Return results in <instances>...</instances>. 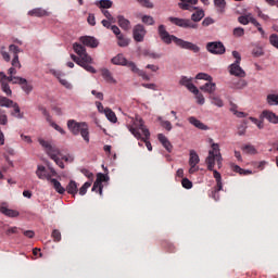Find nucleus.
Returning <instances> with one entry per match:
<instances>
[{
  "mask_svg": "<svg viewBox=\"0 0 278 278\" xmlns=\"http://www.w3.org/2000/svg\"><path fill=\"white\" fill-rule=\"evenodd\" d=\"M180 86H185L189 92H199V89L194 84H192V78H188L187 76H181L179 80Z\"/></svg>",
  "mask_w": 278,
  "mask_h": 278,
  "instance_id": "obj_13",
  "label": "nucleus"
},
{
  "mask_svg": "<svg viewBox=\"0 0 278 278\" xmlns=\"http://www.w3.org/2000/svg\"><path fill=\"white\" fill-rule=\"evenodd\" d=\"M65 192H67V194H72L73 199H75L77 192H79V187L77 185V181L70 180V182L65 188Z\"/></svg>",
  "mask_w": 278,
  "mask_h": 278,
  "instance_id": "obj_17",
  "label": "nucleus"
},
{
  "mask_svg": "<svg viewBox=\"0 0 278 278\" xmlns=\"http://www.w3.org/2000/svg\"><path fill=\"white\" fill-rule=\"evenodd\" d=\"M10 53H13V60L11 62L12 66L15 68H21V61H18V54L23 53V50L18 48L16 45H10L9 46Z\"/></svg>",
  "mask_w": 278,
  "mask_h": 278,
  "instance_id": "obj_10",
  "label": "nucleus"
},
{
  "mask_svg": "<svg viewBox=\"0 0 278 278\" xmlns=\"http://www.w3.org/2000/svg\"><path fill=\"white\" fill-rule=\"evenodd\" d=\"M73 49L75 53H77V55L84 60V62H92V56L86 52V47H84L81 43H74Z\"/></svg>",
  "mask_w": 278,
  "mask_h": 278,
  "instance_id": "obj_9",
  "label": "nucleus"
},
{
  "mask_svg": "<svg viewBox=\"0 0 278 278\" xmlns=\"http://www.w3.org/2000/svg\"><path fill=\"white\" fill-rule=\"evenodd\" d=\"M195 79H204V81H212L213 78L206 73H199L197 74Z\"/></svg>",
  "mask_w": 278,
  "mask_h": 278,
  "instance_id": "obj_47",
  "label": "nucleus"
},
{
  "mask_svg": "<svg viewBox=\"0 0 278 278\" xmlns=\"http://www.w3.org/2000/svg\"><path fill=\"white\" fill-rule=\"evenodd\" d=\"M128 68H130V71H132V73H139L140 68H138V66H136V63L131 62V61H127V64L125 65Z\"/></svg>",
  "mask_w": 278,
  "mask_h": 278,
  "instance_id": "obj_54",
  "label": "nucleus"
},
{
  "mask_svg": "<svg viewBox=\"0 0 278 278\" xmlns=\"http://www.w3.org/2000/svg\"><path fill=\"white\" fill-rule=\"evenodd\" d=\"M117 23L119 27L124 29V31H129V29H131V22H129V20L125 18L123 15L117 16Z\"/></svg>",
  "mask_w": 278,
  "mask_h": 278,
  "instance_id": "obj_22",
  "label": "nucleus"
},
{
  "mask_svg": "<svg viewBox=\"0 0 278 278\" xmlns=\"http://www.w3.org/2000/svg\"><path fill=\"white\" fill-rule=\"evenodd\" d=\"M252 54L254 58H262V55H264V50L262 48H254Z\"/></svg>",
  "mask_w": 278,
  "mask_h": 278,
  "instance_id": "obj_60",
  "label": "nucleus"
},
{
  "mask_svg": "<svg viewBox=\"0 0 278 278\" xmlns=\"http://www.w3.org/2000/svg\"><path fill=\"white\" fill-rule=\"evenodd\" d=\"M128 129L137 140L142 138V134L144 137L151 138V132L149 131V128L144 126V121L141 117H136L132 126H129ZM140 131H142V134H140Z\"/></svg>",
  "mask_w": 278,
  "mask_h": 278,
  "instance_id": "obj_5",
  "label": "nucleus"
},
{
  "mask_svg": "<svg viewBox=\"0 0 278 278\" xmlns=\"http://www.w3.org/2000/svg\"><path fill=\"white\" fill-rule=\"evenodd\" d=\"M91 190L92 192H99L100 197L103 195V185L97 184V181L93 182Z\"/></svg>",
  "mask_w": 278,
  "mask_h": 278,
  "instance_id": "obj_46",
  "label": "nucleus"
},
{
  "mask_svg": "<svg viewBox=\"0 0 278 278\" xmlns=\"http://www.w3.org/2000/svg\"><path fill=\"white\" fill-rule=\"evenodd\" d=\"M51 236L55 242H60L62 240V232L58 229H54Z\"/></svg>",
  "mask_w": 278,
  "mask_h": 278,
  "instance_id": "obj_53",
  "label": "nucleus"
},
{
  "mask_svg": "<svg viewBox=\"0 0 278 278\" xmlns=\"http://www.w3.org/2000/svg\"><path fill=\"white\" fill-rule=\"evenodd\" d=\"M269 42L273 47L278 49V36H277V34H273V35L269 36Z\"/></svg>",
  "mask_w": 278,
  "mask_h": 278,
  "instance_id": "obj_52",
  "label": "nucleus"
},
{
  "mask_svg": "<svg viewBox=\"0 0 278 278\" xmlns=\"http://www.w3.org/2000/svg\"><path fill=\"white\" fill-rule=\"evenodd\" d=\"M223 190V180H219L216 182V187L213 191V198L216 199V193L220 192Z\"/></svg>",
  "mask_w": 278,
  "mask_h": 278,
  "instance_id": "obj_57",
  "label": "nucleus"
},
{
  "mask_svg": "<svg viewBox=\"0 0 278 278\" xmlns=\"http://www.w3.org/2000/svg\"><path fill=\"white\" fill-rule=\"evenodd\" d=\"M215 8H217L218 12H224L227 7V2L225 1H215Z\"/></svg>",
  "mask_w": 278,
  "mask_h": 278,
  "instance_id": "obj_49",
  "label": "nucleus"
},
{
  "mask_svg": "<svg viewBox=\"0 0 278 278\" xmlns=\"http://www.w3.org/2000/svg\"><path fill=\"white\" fill-rule=\"evenodd\" d=\"M189 166H197L201 162V159H199V154L197 151L191 150L189 153Z\"/></svg>",
  "mask_w": 278,
  "mask_h": 278,
  "instance_id": "obj_29",
  "label": "nucleus"
},
{
  "mask_svg": "<svg viewBox=\"0 0 278 278\" xmlns=\"http://www.w3.org/2000/svg\"><path fill=\"white\" fill-rule=\"evenodd\" d=\"M0 81L2 90L10 97V94H12V89H10V85L7 83L8 79H0Z\"/></svg>",
  "mask_w": 278,
  "mask_h": 278,
  "instance_id": "obj_38",
  "label": "nucleus"
},
{
  "mask_svg": "<svg viewBox=\"0 0 278 278\" xmlns=\"http://www.w3.org/2000/svg\"><path fill=\"white\" fill-rule=\"evenodd\" d=\"M90 64H92V62L83 61V64L80 66L81 68H85V71H87L88 73H97V70H94Z\"/></svg>",
  "mask_w": 278,
  "mask_h": 278,
  "instance_id": "obj_42",
  "label": "nucleus"
},
{
  "mask_svg": "<svg viewBox=\"0 0 278 278\" xmlns=\"http://www.w3.org/2000/svg\"><path fill=\"white\" fill-rule=\"evenodd\" d=\"M104 114L108 121H110L111 123H117L118 118L116 117V113H114L112 109L110 108L104 109Z\"/></svg>",
  "mask_w": 278,
  "mask_h": 278,
  "instance_id": "obj_30",
  "label": "nucleus"
},
{
  "mask_svg": "<svg viewBox=\"0 0 278 278\" xmlns=\"http://www.w3.org/2000/svg\"><path fill=\"white\" fill-rule=\"evenodd\" d=\"M101 73H102V77H103V79H105V81H109V83L114 81V77H112V72H110V70L103 68Z\"/></svg>",
  "mask_w": 278,
  "mask_h": 278,
  "instance_id": "obj_37",
  "label": "nucleus"
},
{
  "mask_svg": "<svg viewBox=\"0 0 278 278\" xmlns=\"http://www.w3.org/2000/svg\"><path fill=\"white\" fill-rule=\"evenodd\" d=\"M39 144L45 149L47 155L51 157L52 160H56L60 155V149H58L55 146H52L49 141L39 138L38 139Z\"/></svg>",
  "mask_w": 278,
  "mask_h": 278,
  "instance_id": "obj_6",
  "label": "nucleus"
},
{
  "mask_svg": "<svg viewBox=\"0 0 278 278\" xmlns=\"http://www.w3.org/2000/svg\"><path fill=\"white\" fill-rule=\"evenodd\" d=\"M200 90H202V92H208V94H214V92H216V84L212 83V80L207 81L200 87Z\"/></svg>",
  "mask_w": 278,
  "mask_h": 278,
  "instance_id": "obj_24",
  "label": "nucleus"
},
{
  "mask_svg": "<svg viewBox=\"0 0 278 278\" xmlns=\"http://www.w3.org/2000/svg\"><path fill=\"white\" fill-rule=\"evenodd\" d=\"M251 16L250 15H242V16H239L238 21L239 23H241V25H249V23H251Z\"/></svg>",
  "mask_w": 278,
  "mask_h": 278,
  "instance_id": "obj_51",
  "label": "nucleus"
},
{
  "mask_svg": "<svg viewBox=\"0 0 278 278\" xmlns=\"http://www.w3.org/2000/svg\"><path fill=\"white\" fill-rule=\"evenodd\" d=\"M28 16H38V17L49 16V11L40 8L33 9L31 11L28 12Z\"/></svg>",
  "mask_w": 278,
  "mask_h": 278,
  "instance_id": "obj_28",
  "label": "nucleus"
},
{
  "mask_svg": "<svg viewBox=\"0 0 278 278\" xmlns=\"http://www.w3.org/2000/svg\"><path fill=\"white\" fill-rule=\"evenodd\" d=\"M141 21L144 23V25H155V20H153V17L150 15H143Z\"/></svg>",
  "mask_w": 278,
  "mask_h": 278,
  "instance_id": "obj_45",
  "label": "nucleus"
},
{
  "mask_svg": "<svg viewBox=\"0 0 278 278\" xmlns=\"http://www.w3.org/2000/svg\"><path fill=\"white\" fill-rule=\"evenodd\" d=\"M144 55H147L148 58H151L152 60H160V58H162V55L151 51H146Z\"/></svg>",
  "mask_w": 278,
  "mask_h": 278,
  "instance_id": "obj_62",
  "label": "nucleus"
},
{
  "mask_svg": "<svg viewBox=\"0 0 278 278\" xmlns=\"http://www.w3.org/2000/svg\"><path fill=\"white\" fill-rule=\"evenodd\" d=\"M71 59L73 60V62H75V64H77L78 66H81V64L84 63V59H81V56H77L75 54H71Z\"/></svg>",
  "mask_w": 278,
  "mask_h": 278,
  "instance_id": "obj_59",
  "label": "nucleus"
},
{
  "mask_svg": "<svg viewBox=\"0 0 278 278\" xmlns=\"http://www.w3.org/2000/svg\"><path fill=\"white\" fill-rule=\"evenodd\" d=\"M213 105H216L217 108H223L224 103L223 100L216 96L211 97Z\"/></svg>",
  "mask_w": 278,
  "mask_h": 278,
  "instance_id": "obj_50",
  "label": "nucleus"
},
{
  "mask_svg": "<svg viewBox=\"0 0 278 278\" xmlns=\"http://www.w3.org/2000/svg\"><path fill=\"white\" fill-rule=\"evenodd\" d=\"M233 173H239V175H253V172L249 169H243L242 167L238 165H232Z\"/></svg>",
  "mask_w": 278,
  "mask_h": 278,
  "instance_id": "obj_35",
  "label": "nucleus"
},
{
  "mask_svg": "<svg viewBox=\"0 0 278 278\" xmlns=\"http://www.w3.org/2000/svg\"><path fill=\"white\" fill-rule=\"evenodd\" d=\"M129 42H131V40H129V38L125 37V35H119L117 37L118 47H129Z\"/></svg>",
  "mask_w": 278,
  "mask_h": 278,
  "instance_id": "obj_32",
  "label": "nucleus"
},
{
  "mask_svg": "<svg viewBox=\"0 0 278 278\" xmlns=\"http://www.w3.org/2000/svg\"><path fill=\"white\" fill-rule=\"evenodd\" d=\"M144 36H147V28L142 24H137L132 28V38L135 42H144Z\"/></svg>",
  "mask_w": 278,
  "mask_h": 278,
  "instance_id": "obj_8",
  "label": "nucleus"
},
{
  "mask_svg": "<svg viewBox=\"0 0 278 278\" xmlns=\"http://www.w3.org/2000/svg\"><path fill=\"white\" fill-rule=\"evenodd\" d=\"M247 134V124H241L238 127V136H244Z\"/></svg>",
  "mask_w": 278,
  "mask_h": 278,
  "instance_id": "obj_63",
  "label": "nucleus"
},
{
  "mask_svg": "<svg viewBox=\"0 0 278 278\" xmlns=\"http://www.w3.org/2000/svg\"><path fill=\"white\" fill-rule=\"evenodd\" d=\"M12 105H14V101L5 97H0V108H12Z\"/></svg>",
  "mask_w": 278,
  "mask_h": 278,
  "instance_id": "obj_34",
  "label": "nucleus"
},
{
  "mask_svg": "<svg viewBox=\"0 0 278 278\" xmlns=\"http://www.w3.org/2000/svg\"><path fill=\"white\" fill-rule=\"evenodd\" d=\"M159 122L161 124V127H163V129H166V131H170L173 129V124H170V122L164 121L162 117H159Z\"/></svg>",
  "mask_w": 278,
  "mask_h": 278,
  "instance_id": "obj_40",
  "label": "nucleus"
},
{
  "mask_svg": "<svg viewBox=\"0 0 278 278\" xmlns=\"http://www.w3.org/2000/svg\"><path fill=\"white\" fill-rule=\"evenodd\" d=\"M36 175L38 179H47V181H51V179H53L51 178V174L47 172V167H45L43 165H38Z\"/></svg>",
  "mask_w": 278,
  "mask_h": 278,
  "instance_id": "obj_16",
  "label": "nucleus"
},
{
  "mask_svg": "<svg viewBox=\"0 0 278 278\" xmlns=\"http://www.w3.org/2000/svg\"><path fill=\"white\" fill-rule=\"evenodd\" d=\"M262 118H266L268 123H273L274 125H278V116L277 114L273 113V111H263L261 114Z\"/></svg>",
  "mask_w": 278,
  "mask_h": 278,
  "instance_id": "obj_18",
  "label": "nucleus"
},
{
  "mask_svg": "<svg viewBox=\"0 0 278 278\" xmlns=\"http://www.w3.org/2000/svg\"><path fill=\"white\" fill-rule=\"evenodd\" d=\"M157 31L162 42H164L165 45H170V42H174L177 47H180V49H188L189 51H193V53H199V51H201V48H199V46L167 33L166 26H164V24H161L159 26Z\"/></svg>",
  "mask_w": 278,
  "mask_h": 278,
  "instance_id": "obj_1",
  "label": "nucleus"
},
{
  "mask_svg": "<svg viewBox=\"0 0 278 278\" xmlns=\"http://www.w3.org/2000/svg\"><path fill=\"white\" fill-rule=\"evenodd\" d=\"M250 121H252V123H254V125H256V127H258V129H264V122H262L255 117H250Z\"/></svg>",
  "mask_w": 278,
  "mask_h": 278,
  "instance_id": "obj_61",
  "label": "nucleus"
},
{
  "mask_svg": "<svg viewBox=\"0 0 278 278\" xmlns=\"http://www.w3.org/2000/svg\"><path fill=\"white\" fill-rule=\"evenodd\" d=\"M229 73L235 77H247V72L242 70L240 63H232L229 65Z\"/></svg>",
  "mask_w": 278,
  "mask_h": 278,
  "instance_id": "obj_12",
  "label": "nucleus"
},
{
  "mask_svg": "<svg viewBox=\"0 0 278 278\" xmlns=\"http://www.w3.org/2000/svg\"><path fill=\"white\" fill-rule=\"evenodd\" d=\"M157 140L161 142V144H163L164 149H166V151H168V153H172L173 143H170V141L168 140V138L166 136H164V134H159Z\"/></svg>",
  "mask_w": 278,
  "mask_h": 278,
  "instance_id": "obj_19",
  "label": "nucleus"
},
{
  "mask_svg": "<svg viewBox=\"0 0 278 278\" xmlns=\"http://www.w3.org/2000/svg\"><path fill=\"white\" fill-rule=\"evenodd\" d=\"M0 125H8V115L3 110H0Z\"/></svg>",
  "mask_w": 278,
  "mask_h": 278,
  "instance_id": "obj_55",
  "label": "nucleus"
},
{
  "mask_svg": "<svg viewBox=\"0 0 278 278\" xmlns=\"http://www.w3.org/2000/svg\"><path fill=\"white\" fill-rule=\"evenodd\" d=\"M103 181H110V176L103 173L97 174L96 182L99 184L100 186H103Z\"/></svg>",
  "mask_w": 278,
  "mask_h": 278,
  "instance_id": "obj_36",
  "label": "nucleus"
},
{
  "mask_svg": "<svg viewBox=\"0 0 278 278\" xmlns=\"http://www.w3.org/2000/svg\"><path fill=\"white\" fill-rule=\"evenodd\" d=\"M182 188H186V190H190L192 188V181L188 178H182L181 180Z\"/></svg>",
  "mask_w": 278,
  "mask_h": 278,
  "instance_id": "obj_56",
  "label": "nucleus"
},
{
  "mask_svg": "<svg viewBox=\"0 0 278 278\" xmlns=\"http://www.w3.org/2000/svg\"><path fill=\"white\" fill-rule=\"evenodd\" d=\"M67 127L73 136H81L85 142L88 144L90 142V129L86 122H77L75 119L67 121Z\"/></svg>",
  "mask_w": 278,
  "mask_h": 278,
  "instance_id": "obj_4",
  "label": "nucleus"
},
{
  "mask_svg": "<svg viewBox=\"0 0 278 278\" xmlns=\"http://www.w3.org/2000/svg\"><path fill=\"white\" fill-rule=\"evenodd\" d=\"M218 168H223V155L220 154V148L218 143L212 144V150L208 151V156L205 159V164L207 166V170L213 173L214 179L217 181H223V176L218 173V170L214 169V166Z\"/></svg>",
  "mask_w": 278,
  "mask_h": 278,
  "instance_id": "obj_2",
  "label": "nucleus"
},
{
  "mask_svg": "<svg viewBox=\"0 0 278 278\" xmlns=\"http://www.w3.org/2000/svg\"><path fill=\"white\" fill-rule=\"evenodd\" d=\"M20 86H22V90H24L26 94H29V92L34 90V87L27 81V79H25V83H21Z\"/></svg>",
  "mask_w": 278,
  "mask_h": 278,
  "instance_id": "obj_41",
  "label": "nucleus"
},
{
  "mask_svg": "<svg viewBox=\"0 0 278 278\" xmlns=\"http://www.w3.org/2000/svg\"><path fill=\"white\" fill-rule=\"evenodd\" d=\"M206 51L213 55H225L227 49L222 41H211L206 43Z\"/></svg>",
  "mask_w": 278,
  "mask_h": 278,
  "instance_id": "obj_7",
  "label": "nucleus"
},
{
  "mask_svg": "<svg viewBox=\"0 0 278 278\" xmlns=\"http://www.w3.org/2000/svg\"><path fill=\"white\" fill-rule=\"evenodd\" d=\"M7 236H12L13 233H18V227H9L5 230Z\"/></svg>",
  "mask_w": 278,
  "mask_h": 278,
  "instance_id": "obj_64",
  "label": "nucleus"
},
{
  "mask_svg": "<svg viewBox=\"0 0 278 278\" xmlns=\"http://www.w3.org/2000/svg\"><path fill=\"white\" fill-rule=\"evenodd\" d=\"M242 151L249 155H257V149H255V146L245 144L242 147Z\"/></svg>",
  "mask_w": 278,
  "mask_h": 278,
  "instance_id": "obj_33",
  "label": "nucleus"
},
{
  "mask_svg": "<svg viewBox=\"0 0 278 278\" xmlns=\"http://www.w3.org/2000/svg\"><path fill=\"white\" fill-rule=\"evenodd\" d=\"M0 79H7V81H12V84H18L20 86L22 83H25V78L18 76H8L3 72H0Z\"/></svg>",
  "mask_w": 278,
  "mask_h": 278,
  "instance_id": "obj_20",
  "label": "nucleus"
},
{
  "mask_svg": "<svg viewBox=\"0 0 278 278\" xmlns=\"http://www.w3.org/2000/svg\"><path fill=\"white\" fill-rule=\"evenodd\" d=\"M52 75H54V77H56V79H59L61 86H64V88H67V90H71V88H73V85H71V83H68V80H66V78H64V73H62L60 71H53Z\"/></svg>",
  "mask_w": 278,
  "mask_h": 278,
  "instance_id": "obj_15",
  "label": "nucleus"
},
{
  "mask_svg": "<svg viewBox=\"0 0 278 278\" xmlns=\"http://www.w3.org/2000/svg\"><path fill=\"white\" fill-rule=\"evenodd\" d=\"M50 184L53 186L55 192H58L59 194H64V192H66V189L62 187V184L58 179H50Z\"/></svg>",
  "mask_w": 278,
  "mask_h": 278,
  "instance_id": "obj_27",
  "label": "nucleus"
},
{
  "mask_svg": "<svg viewBox=\"0 0 278 278\" xmlns=\"http://www.w3.org/2000/svg\"><path fill=\"white\" fill-rule=\"evenodd\" d=\"M268 105H278V94L269 93L267 96Z\"/></svg>",
  "mask_w": 278,
  "mask_h": 278,
  "instance_id": "obj_39",
  "label": "nucleus"
},
{
  "mask_svg": "<svg viewBox=\"0 0 278 278\" xmlns=\"http://www.w3.org/2000/svg\"><path fill=\"white\" fill-rule=\"evenodd\" d=\"M79 41L83 42L85 47H90L91 49H97V47H99V40L91 36L80 37Z\"/></svg>",
  "mask_w": 278,
  "mask_h": 278,
  "instance_id": "obj_14",
  "label": "nucleus"
},
{
  "mask_svg": "<svg viewBox=\"0 0 278 278\" xmlns=\"http://www.w3.org/2000/svg\"><path fill=\"white\" fill-rule=\"evenodd\" d=\"M188 122L190 125H193V127H197V129H201L202 131H207L210 127L207 125L203 124L201 121L197 119V117L191 116L188 118Z\"/></svg>",
  "mask_w": 278,
  "mask_h": 278,
  "instance_id": "obj_21",
  "label": "nucleus"
},
{
  "mask_svg": "<svg viewBox=\"0 0 278 278\" xmlns=\"http://www.w3.org/2000/svg\"><path fill=\"white\" fill-rule=\"evenodd\" d=\"M111 62H112V64H115L116 66H126L128 61L126 60L125 55L117 54L116 56H114L111 60Z\"/></svg>",
  "mask_w": 278,
  "mask_h": 278,
  "instance_id": "obj_26",
  "label": "nucleus"
},
{
  "mask_svg": "<svg viewBox=\"0 0 278 278\" xmlns=\"http://www.w3.org/2000/svg\"><path fill=\"white\" fill-rule=\"evenodd\" d=\"M90 186H92V181H87L81 186V188L78 190L80 197H84L86 192H88V188H90Z\"/></svg>",
  "mask_w": 278,
  "mask_h": 278,
  "instance_id": "obj_43",
  "label": "nucleus"
},
{
  "mask_svg": "<svg viewBox=\"0 0 278 278\" xmlns=\"http://www.w3.org/2000/svg\"><path fill=\"white\" fill-rule=\"evenodd\" d=\"M97 7L102 10V14L108 18V21H112L114 18L110 11H108V9L112 8V1H99L97 2Z\"/></svg>",
  "mask_w": 278,
  "mask_h": 278,
  "instance_id": "obj_11",
  "label": "nucleus"
},
{
  "mask_svg": "<svg viewBox=\"0 0 278 278\" xmlns=\"http://www.w3.org/2000/svg\"><path fill=\"white\" fill-rule=\"evenodd\" d=\"M205 16V12L203 10H199L191 15V20L188 18H179V17H168V21L172 22L173 25L177 27H182V29H198L199 23Z\"/></svg>",
  "mask_w": 278,
  "mask_h": 278,
  "instance_id": "obj_3",
  "label": "nucleus"
},
{
  "mask_svg": "<svg viewBox=\"0 0 278 278\" xmlns=\"http://www.w3.org/2000/svg\"><path fill=\"white\" fill-rule=\"evenodd\" d=\"M1 214H4V216H9V218H16V216L20 215L18 211L8 208L5 206L0 207Z\"/></svg>",
  "mask_w": 278,
  "mask_h": 278,
  "instance_id": "obj_25",
  "label": "nucleus"
},
{
  "mask_svg": "<svg viewBox=\"0 0 278 278\" xmlns=\"http://www.w3.org/2000/svg\"><path fill=\"white\" fill-rule=\"evenodd\" d=\"M192 93L195 94L197 103L199 105H204L205 97H203V93L199 92V90H198V92H192Z\"/></svg>",
  "mask_w": 278,
  "mask_h": 278,
  "instance_id": "obj_44",
  "label": "nucleus"
},
{
  "mask_svg": "<svg viewBox=\"0 0 278 278\" xmlns=\"http://www.w3.org/2000/svg\"><path fill=\"white\" fill-rule=\"evenodd\" d=\"M233 36H236L237 38H241V36H244V28L242 27L235 28Z\"/></svg>",
  "mask_w": 278,
  "mask_h": 278,
  "instance_id": "obj_58",
  "label": "nucleus"
},
{
  "mask_svg": "<svg viewBox=\"0 0 278 278\" xmlns=\"http://www.w3.org/2000/svg\"><path fill=\"white\" fill-rule=\"evenodd\" d=\"M180 10H188L189 12H193V10H197L194 5H197V1H182L178 3Z\"/></svg>",
  "mask_w": 278,
  "mask_h": 278,
  "instance_id": "obj_23",
  "label": "nucleus"
},
{
  "mask_svg": "<svg viewBox=\"0 0 278 278\" xmlns=\"http://www.w3.org/2000/svg\"><path fill=\"white\" fill-rule=\"evenodd\" d=\"M80 173L83 175H85V177H87V179H90L91 182H92V179H94V174H92V172H90L89 169L81 168Z\"/></svg>",
  "mask_w": 278,
  "mask_h": 278,
  "instance_id": "obj_48",
  "label": "nucleus"
},
{
  "mask_svg": "<svg viewBox=\"0 0 278 278\" xmlns=\"http://www.w3.org/2000/svg\"><path fill=\"white\" fill-rule=\"evenodd\" d=\"M247 86H249V83H247L245 79H239L232 83V88H235V90H244Z\"/></svg>",
  "mask_w": 278,
  "mask_h": 278,
  "instance_id": "obj_31",
  "label": "nucleus"
}]
</instances>
